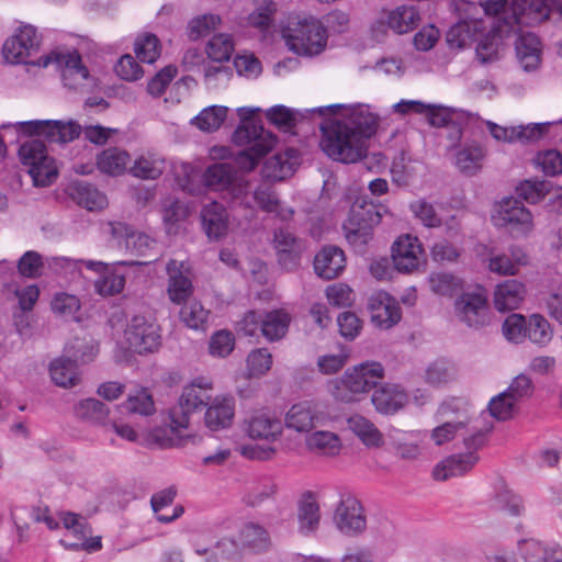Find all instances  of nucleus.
Returning a JSON list of instances; mask_svg holds the SVG:
<instances>
[{
    "instance_id": "1",
    "label": "nucleus",
    "mask_w": 562,
    "mask_h": 562,
    "mask_svg": "<svg viewBox=\"0 0 562 562\" xmlns=\"http://www.w3.org/2000/svg\"><path fill=\"white\" fill-rule=\"evenodd\" d=\"M378 116L369 108L348 110L342 119H324L322 148L334 160L352 164L366 156L367 139L375 134Z\"/></svg>"
},
{
    "instance_id": "2",
    "label": "nucleus",
    "mask_w": 562,
    "mask_h": 562,
    "mask_svg": "<svg viewBox=\"0 0 562 562\" xmlns=\"http://www.w3.org/2000/svg\"><path fill=\"white\" fill-rule=\"evenodd\" d=\"M40 46L41 36L36 29L25 24L4 42L2 53L4 59L11 64H31L43 67L56 64L61 69L64 85L72 89L88 79L89 70L82 64L81 56L77 50L71 53L52 52L35 61L31 58L38 53Z\"/></svg>"
},
{
    "instance_id": "3",
    "label": "nucleus",
    "mask_w": 562,
    "mask_h": 562,
    "mask_svg": "<svg viewBox=\"0 0 562 562\" xmlns=\"http://www.w3.org/2000/svg\"><path fill=\"white\" fill-rule=\"evenodd\" d=\"M233 140L238 146H245L234 157L235 165L243 172L252 171L276 144L272 133L251 120L243 121L235 130Z\"/></svg>"
},
{
    "instance_id": "4",
    "label": "nucleus",
    "mask_w": 562,
    "mask_h": 562,
    "mask_svg": "<svg viewBox=\"0 0 562 562\" xmlns=\"http://www.w3.org/2000/svg\"><path fill=\"white\" fill-rule=\"evenodd\" d=\"M282 36L289 48L299 55L319 54L327 42L326 29L313 16H289Z\"/></svg>"
},
{
    "instance_id": "5",
    "label": "nucleus",
    "mask_w": 562,
    "mask_h": 562,
    "mask_svg": "<svg viewBox=\"0 0 562 562\" xmlns=\"http://www.w3.org/2000/svg\"><path fill=\"white\" fill-rule=\"evenodd\" d=\"M384 376V368L379 362H363L348 369L340 380L329 384L331 395L340 402L350 403L356 396L367 393Z\"/></svg>"
},
{
    "instance_id": "6",
    "label": "nucleus",
    "mask_w": 562,
    "mask_h": 562,
    "mask_svg": "<svg viewBox=\"0 0 562 562\" xmlns=\"http://www.w3.org/2000/svg\"><path fill=\"white\" fill-rule=\"evenodd\" d=\"M21 162L27 167V172L37 187H46L57 178V168L54 159L47 155L43 140L30 139L19 148Z\"/></svg>"
},
{
    "instance_id": "7",
    "label": "nucleus",
    "mask_w": 562,
    "mask_h": 562,
    "mask_svg": "<svg viewBox=\"0 0 562 562\" xmlns=\"http://www.w3.org/2000/svg\"><path fill=\"white\" fill-rule=\"evenodd\" d=\"M212 382L205 378H196L184 386L178 404L169 412L172 423L189 427L191 415L201 412L211 400Z\"/></svg>"
},
{
    "instance_id": "8",
    "label": "nucleus",
    "mask_w": 562,
    "mask_h": 562,
    "mask_svg": "<svg viewBox=\"0 0 562 562\" xmlns=\"http://www.w3.org/2000/svg\"><path fill=\"white\" fill-rule=\"evenodd\" d=\"M124 335L131 350L139 355L156 352L161 345L159 326L144 315L133 316Z\"/></svg>"
},
{
    "instance_id": "9",
    "label": "nucleus",
    "mask_w": 562,
    "mask_h": 562,
    "mask_svg": "<svg viewBox=\"0 0 562 562\" xmlns=\"http://www.w3.org/2000/svg\"><path fill=\"white\" fill-rule=\"evenodd\" d=\"M19 131L25 135L44 136L50 143H69L78 138L82 127L76 121L34 120L18 123Z\"/></svg>"
},
{
    "instance_id": "10",
    "label": "nucleus",
    "mask_w": 562,
    "mask_h": 562,
    "mask_svg": "<svg viewBox=\"0 0 562 562\" xmlns=\"http://www.w3.org/2000/svg\"><path fill=\"white\" fill-rule=\"evenodd\" d=\"M496 226L506 227L513 234H527L532 229V214L515 198H506L495 207L492 216Z\"/></svg>"
},
{
    "instance_id": "11",
    "label": "nucleus",
    "mask_w": 562,
    "mask_h": 562,
    "mask_svg": "<svg viewBox=\"0 0 562 562\" xmlns=\"http://www.w3.org/2000/svg\"><path fill=\"white\" fill-rule=\"evenodd\" d=\"M456 315L460 322L472 328H481L488 324L487 297L482 292L462 293L454 303Z\"/></svg>"
},
{
    "instance_id": "12",
    "label": "nucleus",
    "mask_w": 562,
    "mask_h": 562,
    "mask_svg": "<svg viewBox=\"0 0 562 562\" xmlns=\"http://www.w3.org/2000/svg\"><path fill=\"white\" fill-rule=\"evenodd\" d=\"M334 521L337 529L347 537H359L367 529V517L361 503L348 496L336 507Z\"/></svg>"
},
{
    "instance_id": "13",
    "label": "nucleus",
    "mask_w": 562,
    "mask_h": 562,
    "mask_svg": "<svg viewBox=\"0 0 562 562\" xmlns=\"http://www.w3.org/2000/svg\"><path fill=\"white\" fill-rule=\"evenodd\" d=\"M371 322L381 329L395 326L402 318L398 302L384 291L373 293L368 301Z\"/></svg>"
},
{
    "instance_id": "14",
    "label": "nucleus",
    "mask_w": 562,
    "mask_h": 562,
    "mask_svg": "<svg viewBox=\"0 0 562 562\" xmlns=\"http://www.w3.org/2000/svg\"><path fill=\"white\" fill-rule=\"evenodd\" d=\"M341 108L340 104H331L327 106H319L310 110H292L284 105H274L267 110L266 117L267 120L284 132L293 128L300 121L312 116L314 114H318L319 116H325L327 114L335 115L337 111Z\"/></svg>"
},
{
    "instance_id": "15",
    "label": "nucleus",
    "mask_w": 562,
    "mask_h": 562,
    "mask_svg": "<svg viewBox=\"0 0 562 562\" xmlns=\"http://www.w3.org/2000/svg\"><path fill=\"white\" fill-rule=\"evenodd\" d=\"M424 250L417 237L400 236L392 246L394 267L404 273L417 270L423 263Z\"/></svg>"
},
{
    "instance_id": "16",
    "label": "nucleus",
    "mask_w": 562,
    "mask_h": 562,
    "mask_svg": "<svg viewBox=\"0 0 562 562\" xmlns=\"http://www.w3.org/2000/svg\"><path fill=\"white\" fill-rule=\"evenodd\" d=\"M166 271L168 274L167 294L169 300L177 305L190 301L194 286L189 276V270L186 269L184 261L170 259Z\"/></svg>"
},
{
    "instance_id": "17",
    "label": "nucleus",
    "mask_w": 562,
    "mask_h": 562,
    "mask_svg": "<svg viewBox=\"0 0 562 562\" xmlns=\"http://www.w3.org/2000/svg\"><path fill=\"white\" fill-rule=\"evenodd\" d=\"M551 124L550 122H546L504 127L493 122H487V127L491 135L496 140L527 144L540 139L548 132Z\"/></svg>"
},
{
    "instance_id": "18",
    "label": "nucleus",
    "mask_w": 562,
    "mask_h": 562,
    "mask_svg": "<svg viewBox=\"0 0 562 562\" xmlns=\"http://www.w3.org/2000/svg\"><path fill=\"white\" fill-rule=\"evenodd\" d=\"M273 241L279 265L286 271L295 270L300 266L304 250L303 240L288 231L279 229L274 233Z\"/></svg>"
},
{
    "instance_id": "19",
    "label": "nucleus",
    "mask_w": 562,
    "mask_h": 562,
    "mask_svg": "<svg viewBox=\"0 0 562 562\" xmlns=\"http://www.w3.org/2000/svg\"><path fill=\"white\" fill-rule=\"evenodd\" d=\"M314 271L324 280H333L339 277L346 268V256L341 248L327 245L314 257Z\"/></svg>"
},
{
    "instance_id": "20",
    "label": "nucleus",
    "mask_w": 562,
    "mask_h": 562,
    "mask_svg": "<svg viewBox=\"0 0 562 562\" xmlns=\"http://www.w3.org/2000/svg\"><path fill=\"white\" fill-rule=\"evenodd\" d=\"M201 223L203 231L212 240H218L226 236L228 231V213L218 202L212 201L201 210Z\"/></svg>"
},
{
    "instance_id": "21",
    "label": "nucleus",
    "mask_w": 562,
    "mask_h": 562,
    "mask_svg": "<svg viewBox=\"0 0 562 562\" xmlns=\"http://www.w3.org/2000/svg\"><path fill=\"white\" fill-rule=\"evenodd\" d=\"M371 401L379 413L392 415L408 403V395L397 384H383L374 391Z\"/></svg>"
},
{
    "instance_id": "22",
    "label": "nucleus",
    "mask_w": 562,
    "mask_h": 562,
    "mask_svg": "<svg viewBox=\"0 0 562 562\" xmlns=\"http://www.w3.org/2000/svg\"><path fill=\"white\" fill-rule=\"evenodd\" d=\"M477 461V454L472 451L452 454L434 468L432 477L437 481H446L453 476L463 475L472 470Z\"/></svg>"
},
{
    "instance_id": "23",
    "label": "nucleus",
    "mask_w": 562,
    "mask_h": 562,
    "mask_svg": "<svg viewBox=\"0 0 562 562\" xmlns=\"http://www.w3.org/2000/svg\"><path fill=\"white\" fill-rule=\"evenodd\" d=\"M522 282L510 279L498 284L494 292V306L499 312L513 311L520 306L526 296Z\"/></svg>"
},
{
    "instance_id": "24",
    "label": "nucleus",
    "mask_w": 562,
    "mask_h": 562,
    "mask_svg": "<svg viewBox=\"0 0 562 562\" xmlns=\"http://www.w3.org/2000/svg\"><path fill=\"white\" fill-rule=\"evenodd\" d=\"M67 192L71 200L88 211H100L108 204L106 196L86 181H72L68 186Z\"/></svg>"
},
{
    "instance_id": "25",
    "label": "nucleus",
    "mask_w": 562,
    "mask_h": 562,
    "mask_svg": "<svg viewBox=\"0 0 562 562\" xmlns=\"http://www.w3.org/2000/svg\"><path fill=\"white\" fill-rule=\"evenodd\" d=\"M516 56L525 71L536 70L541 63V44L533 33H522L516 40Z\"/></svg>"
},
{
    "instance_id": "26",
    "label": "nucleus",
    "mask_w": 562,
    "mask_h": 562,
    "mask_svg": "<svg viewBox=\"0 0 562 562\" xmlns=\"http://www.w3.org/2000/svg\"><path fill=\"white\" fill-rule=\"evenodd\" d=\"M483 32H485L483 20L460 21L447 32V42L450 47L463 48L476 42Z\"/></svg>"
},
{
    "instance_id": "27",
    "label": "nucleus",
    "mask_w": 562,
    "mask_h": 562,
    "mask_svg": "<svg viewBox=\"0 0 562 562\" xmlns=\"http://www.w3.org/2000/svg\"><path fill=\"white\" fill-rule=\"evenodd\" d=\"M318 418L314 405L308 401H304L290 407L285 414L284 425L286 428L297 432H308L314 428Z\"/></svg>"
},
{
    "instance_id": "28",
    "label": "nucleus",
    "mask_w": 562,
    "mask_h": 562,
    "mask_svg": "<svg viewBox=\"0 0 562 562\" xmlns=\"http://www.w3.org/2000/svg\"><path fill=\"white\" fill-rule=\"evenodd\" d=\"M234 413L233 397H216L205 412V426L214 431L227 428L233 422Z\"/></svg>"
},
{
    "instance_id": "29",
    "label": "nucleus",
    "mask_w": 562,
    "mask_h": 562,
    "mask_svg": "<svg viewBox=\"0 0 562 562\" xmlns=\"http://www.w3.org/2000/svg\"><path fill=\"white\" fill-rule=\"evenodd\" d=\"M485 154L484 147L479 142L465 143L456 153V166L461 173L474 176L482 169Z\"/></svg>"
},
{
    "instance_id": "30",
    "label": "nucleus",
    "mask_w": 562,
    "mask_h": 562,
    "mask_svg": "<svg viewBox=\"0 0 562 562\" xmlns=\"http://www.w3.org/2000/svg\"><path fill=\"white\" fill-rule=\"evenodd\" d=\"M246 431L252 439L274 441L282 434V424L267 414H257L247 422Z\"/></svg>"
},
{
    "instance_id": "31",
    "label": "nucleus",
    "mask_w": 562,
    "mask_h": 562,
    "mask_svg": "<svg viewBox=\"0 0 562 562\" xmlns=\"http://www.w3.org/2000/svg\"><path fill=\"white\" fill-rule=\"evenodd\" d=\"M549 12L542 0L513 1V18L516 24L540 23L549 18Z\"/></svg>"
},
{
    "instance_id": "32",
    "label": "nucleus",
    "mask_w": 562,
    "mask_h": 562,
    "mask_svg": "<svg viewBox=\"0 0 562 562\" xmlns=\"http://www.w3.org/2000/svg\"><path fill=\"white\" fill-rule=\"evenodd\" d=\"M348 428L369 448H379L383 445L382 432L368 418L352 415L347 419Z\"/></svg>"
},
{
    "instance_id": "33",
    "label": "nucleus",
    "mask_w": 562,
    "mask_h": 562,
    "mask_svg": "<svg viewBox=\"0 0 562 562\" xmlns=\"http://www.w3.org/2000/svg\"><path fill=\"white\" fill-rule=\"evenodd\" d=\"M251 202H255L258 209L266 213H276L282 220H288L293 215V210H280V200L269 183H261L252 191Z\"/></svg>"
},
{
    "instance_id": "34",
    "label": "nucleus",
    "mask_w": 562,
    "mask_h": 562,
    "mask_svg": "<svg viewBox=\"0 0 562 562\" xmlns=\"http://www.w3.org/2000/svg\"><path fill=\"white\" fill-rule=\"evenodd\" d=\"M297 518L300 522V531L303 535L314 532L319 525V506L312 492L303 494L299 502Z\"/></svg>"
},
{
    "instance_id": "35",
    "label": "nucleus",
    "mask_w": 562,
    "mask_h": 562,
    "mask_svg": "<svg viewBox=\"0 0 562 562\" xmlns=\"http://www.w3.org/2000/svg\"><path fill=\"white\" fill-rule=\"evenodd\" d=\"M237 172L236 168L229 162H215L204 171L203 181L209 189L225 192Z\"/></svg>"
},
{
    "instance_id": "36",
    "label": "nucleus",
    "mask_w": 562,
    "mask_h": 562,
    "mask_svg": "<svg viewBox=\"0 0 562 562\" xmlns=\"http://www.w3.org/2000/svg\"><path fill=\"white\" fill-rule=\"evenodd\" d=\"M165 167V159L161 156L146 153L135 159L128 171L139 179L156 180L162 175Z\"/></svg>"
},
{
    "instance_id": "37",
    "label": "nucleus",
    "mask_w": 562,
    "mask_h": 562,
    "mask_svg": "<svg viewBox=\"0 0 562 562\" xmlns=\"http://www.w3.org/2000/svg\"><path fill=\"white\" fill-rule=\"evenodd\" d=\"M420 21L418 10L413 5H401L387 14V25L397 34L415 30Z\"/></svg>"
},
{
    "instance_id": "38",
    "label": "nucleus",
    "mask_w": 562,
    "mask_h": 562,
    "mask_svg": "<svg viewBox=\"0 0 562 562\" xmlns=\"http://www.w3.org/2000/svg\"><path fill=\"white\" fill-rule=\"evenodd\" d=\"M128 161V153L117 147L106 148L97 157L99 170L111 176L122 175L126 170Z\"/></svg>"
},
{
    "instance_id": "39",
    "label": "nucleus",
    "mask_w": 562,
    "mask_h": 562,
    "mask_svg": "<svg viewBox=\"0 0 562 562\" xmlns=\"http://www.w3.org/2000/svg\"><path fill=\"white\" fill-rule=\"evenodd\" d=\"M291 318L288 313L274 310L262 315L261 335L269 341L283 338L289 329Z\"/></svg>"
},
{
    "instance_id": "40",
    "label": "nucleus",
    "mask_w": 562,
    "mask_h": 562,
    "mask_svg": "<svg viewBox=\"0 0 562 562\" xmlns=\"http://www.w3.org/2000/svg\"><path fill=\"white\" fill-rule=\"evenodd\" d=\"M49 373L52 380L58 386L71 387L79 381L77 362L70 358L60 357L52 361Z\"/></svg>"
},
{
    "instance_id": "41",
    "label": "nucleus",
    "mask_w": 562,
    "mask_h": 562,
    "mask_svg": "<svg viewBox=\"0 0 562 562\" xmlns=\"http://www.w3.org/2000/svg\"><path fill=\"white\" fill-rule=\"evenodd\" d=\"M180 321L189 328L194 330H205L210 311L195 300L182 303L179 312Z\"/></svg>"
},
{
    "instance_id": "42",
    "label": "nucleus",
    "mask_w": 562,
    "mask_h": 562,
    "mask_svg": "<svg viewBox=\"0 0 562 562\" xmlns=\"http://www.w3.org/2000/svg\"><path fill=\"white\" fill-rule=\"evenodd\" d=\"M306 446L312 451L335 456L341 448V441L335 432L318 430L306 437Z\"/></svg>"
},
{
    "instance_id": "43",
    "label": "nucleus",
    "mask_w": 562,
    "mask_h": 562,
    "mask_svg": "<svg viewBox=\"0 0 562 562\" xmlns=\"http://www.w3.org/2000/svg\"><path fill=\"white\" fill-rule=\"evenodd\" d=\"M123 405L130 414L150 416L156 412L153 396L146 387H136L130 392Z\"/></svg>"
},
{
    "instance_id": "44",
    "label": "nucleus",
    "mask_w": 562,
    "mask_h": 562,
    "mask_svg": "<svg viewBox=\"0 0 562 562\" xmlns=\"http://www.w3.org/2000/svg\"><path fill=\"white\" fill-rule=\"evenodd\" d=\"M553 337V329L548 319L540 314L528 317L526 338L540 347L547 346Z\"/></svg>"
},
{
    "instance_id": "45",
    "label": "nucleus",
    "mask_w": 562,
    "mask_h": 562,
    "mask_svg": "<svg viewBox=\"0 0 562 562\" xmlns=\"http://www.w3.org/2000/svg\"><path fill=\"white\" fill-rule=\"evenodd\" d=\"M75 415L93 424H103L109 415L108 406L97 398H86L75 406Z\"/></svg>"
},
{
    "instance_id": "46",
    "label": "nucleus",
    "mask_w": 562,
    "mask_h": 562,
    "mask_svg": "<svg viewBox=\"0 0 562 562\" xmlns=\"http://www.w3.org/2000/svg\"><path fill=\"white\" fill-rule=\"evenodd\" d=\"M188 427H182L172 423L170 419V425L165 427H156L149 432L150 441L158 445L160 448H170L181 446L184 440V436L181 435V429H187Z\"/></svg>"
},
{
    "instance_id": "47",
    "label": "nucleus",
    "mask_w": 562,
    "mask_h": 562,
    "mask_svg": "<svg viewBox=\"0 0 562 562\" xmlns=\"http://www.w3.org/2000/svg\"><path fill=\"white\" fill-rule=\"evenodd\" d=\"M424 114H426L431 126L443 127L451 124V132L448 135L450 139L459 140L461 138V128L453 123L452 113L447 108L427 104V110Z\"/></svg>"
},
{
    "instance_id": "48",
    "label": "nucleus",
    "mask_w": 562,
    "mask_h": 562,
    "mask_svg": "<svg viewBox=\"0 0 562 562\" xmlns=\"http://www.w3.org/2000/svg\"><path fill=\"white\" fill-rule=\"evenodd\" d=\"M228 109L221 105H212L200 112L192 123L195 124L201 131L214 132L221 127L227 116Z\"/></svg>"
},
{
    "instance_id": "49",
    "label": "nucleus",
    "mask_w": 562,
    "mask_h": 562,
    "mask_svg": "<svg viewBox=\"0 0 562 562\" xmlns=\"http://www.w3.org/2000/svg\"><path fill=\"white\" fill-rule=\"evenodd\" d=\"M240 540L244 546L255 551H266L269 548L270 540L267 530L260 525L249 522L240 530Z\"/></svg>"
},
{
    "instance_id": "50",
    "label": "nucleus",
    "mask_w": 562,
    "mask_h": 562,
    "mask_svg": "<svg viewBox=\"0 0 562 562\" xmlns=\"http://www.w3.org/2000/svg\"><path fill=\"white\" fill-rule=\"evenodd\" d=\"M234 52L233 38L228 34L214 35L206 45L207 57L216 63L228 61Z\"/></svg>"
},
{
    "instance_id": "51",
    "label": "nucleus",
    "mask_w": 562,
    "mask_h": 562,
    "mask_svg": "<svg viewBox=\"0 0 562 562\" xmlns=\"http://www.w3.org/2000/svg\"><path fill=\"white\" fill-rule=\"evenodd\" d=\"M229 196L232 203L243 206L247 210L254 209V203L249 196L250 193V181L238 172L233 178L232 183L225 190Z\"/></svg>"
},
{
    "instance_id": "52",
    "label": "nucleus",
    "mask_w": 562,
    "mask_h": 562,
    "mask_svg": "<svg viewBox=\"0 0 562 562\" xmlns=\"http://www.w3.org/2000/svg\"><path fill=\"white\" fill-rule=\"evenodd\" d=\"M344 231L348 243L359 252L364 250L366 245L372 238L373 228L368 224L352 222L347 220L344 224Z\"/></svg>"
},
{
    "instance_id": "53",
    "label": "nucleus",
    "mask_w": 562,
    "mask_h": 562,
    "mask_svg": "<svg viewBox=\"0 0 562 562\" xmlns=\"http://www.w3.org/2000/svg\"><path fill=\"white\" fill-rule=\"evenodd\" d=\"M492 506L510 516H520L525 510L520 496L506 487L499 490L495 494L492 501Z\"/></svg>"
},
{
    "instance_id": "54",
    "label": "nucleus",
    "mask_w": 562,
    "mask_h": 562,
    "mask_svg": "<svg viewBox=\"0 0 562 562\" xmlns=\"http://www.w3.org/2000/svg\"><path fill=\"white\" fill-rule=\"evenodd\" d=\"M488 411L497 420H509L517 414L518 403L504 391L490 401Z\"/></svg>"
},
{
    "instance_id": "55",
    "label": "nucleus",
    "mask_w": 562,
    "mask_h": 562,
    "mask_svg": "<svg viewBox=\"0 0 562 562\" xmlns=\"http://www.w3.org/2000/svg\"><path fill=\"white\" fill-rule=\"evenodd\" d=\"M552 189V184L547 180H525L517 188L516 192L529 203H537L542 200Z\"/></svg>"
},
{
    "instance_id": "56",
    "label": "nucleus",
    "mask_w": 562,
    "mask_h": 562,
    "mask_svg": "<svg viewBox=\"0 0 562 562\" xmlns=\"http://www.w3.org/2000/svg\"><path fill=\"white\" fill-rule=\"evenodd\" d=\"M429 285L434 293L452 296L461 289V281L451 273L436 272L429 276Z\"/></svg>"
},
{
    "instance_id": "57",
    "label": "nucleus",
    "mask_w": 562,
    "mask_h": 562,
    "mask_svg": "<svg viewBox=\"0 0 562 562\" xmlns=\"http://www.w3.org/2000/svg\"><path fill=\"white\" fill-rule=\"evenodd\" d=\"M135 54L142 63L153 64L160 56V42L155 34H145L135 42Z\"/></svg>"
},
{
    "instance_id": "58",
    "label": "nucleus",
    "mask_w": 562,
    "mask_h": 562,
    "mask_svg": "<svg viewBox=\"0 0 562 562\" xmlns=\"http://www.w3.org/2000/svg\"><path fill=\"white\" fill-rule=\"evenodd\" d=\"M221 23V18L216 14H203L193 18L188 24V36L192 41L209 35Z\"/></svg>"
},
{
    "instance_id": "59",
    "label": "nucleus",
    "mask_w": 562,
    "mask_h": 562,
    "mask_svg": "<svg viewBox=\"0 0 562 562\" xmlns=\"http://www.w3.org/2000/svg\"><path fill=\"white\" fill-rule=\"evenodd\" d=\"M125 285V278L114 271L106 269L94 282L95 291L103 296L120 293Z\"/></svg>"
},
{
    "instance_id": "60",
    "label": "nucleus",
    "mask_w": 562,
    "mask_h": 562,
    "mask_svg": "<svg viewBox=\"0 0 562 562\" xmlns=\"http://www.w3.org/2000/svg\"><path fill=\"white\" fill-rule=\"evenodd\" d=\"M235 347V336L227 329L215 331L209 342L210 353L213 357L225 358L232 353Z\"/></svg>"
},
{
    "instance_id": "61",
    "label": "nucleus",
    "mask_w": 562,
    "mask_h": 562,
    "mask_svg": "<svg viewBox=\"0 0 562 562\" xmlns=\"http://www.w3.org/2000/svg\"><path fill=\"white\" fill-rule=\"evenodd\" d=\"M43 268V257L34 250L24 252L18 261L19 273L29 279L40 278L42 276Z\"/></svg>"
},
{
    "instance_id": "62",
    "label": "nucleus",
    "mask_w": 562,
    "mask_h": 562,
    "mask_svg": "<svg viewBox=\"0 0 562 562\" xmlns=\"http://www.w3.org/2000/svg\"><path fill=\"white\" fill-rule=\"evenodd\" d=\"M291 171L290 162L281 154H276L265 161L261 175L266 179L283 180Z\"/></svg>"
},
{
    "instance_id": "63",
    "label": "nucleus",
    "mask_w": 562,
    "mask_h": 562,
    "mask_svg": "<svg viewBox=\"0 0 562 562\" xmlns=\"http://www.w3.org/2000/svg\"><path fill=\"white\" fill-rule=\"evenodd\" d=\"M272 366V356L266 348L252 350L247 357V370L250 376L266 374Z\"/></svg>"
},
{
    "instance_id": "64",
    "label": "nucleus",
    "mask_w": 562,
    "mask_h": 562,
    "mask_svg": "<svg viewBox=\"0 0 562 562\" xmlns=\"http://www.w3.org/2000/svg\"><path fill=\"white\" fill-rule=\"evenodd\" d=\"M519 550L525 562H551L554 549L547 548L536 540H524Z\"/></svg>"
}]
</instances>
